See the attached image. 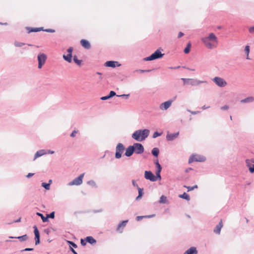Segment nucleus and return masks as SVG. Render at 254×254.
I'll return each instance as SVG.
<instances>
[{
	"mask_svg": "<svg viewBox=\"0 0 254 254\" xmlns=\"http://www.w3.org/2000/svg\"><path fill=\"white\" fill-rule=\"evenodd\" d=\"M191 46V43L190 42H189L187 44V47L184 49V53L185 54H188L190 52Z\"/></svg>",
	"mask_w": 254,
	"mask_h": 254,
	"instance_id": "30",
	"label": "nucleus"
},
{
	"mask_svg": "<svg viewBox=\"0 0 254 254\" xmlns=\"http://www.w3.org/2000/svg\"><path fill=\"white\" fill-rule=\"evenodd\" d=\"M149 134V130L147 129L136 130L132 134V137L138 141H142L147 138Z\"/></svg>",
	"mask_w": 254,
	"mask_h": 254,
	"instance_id": "3",
	"label": "nucleus"
},
{
	"mask_svg": "<svg viewBox=\"0 0 254 254\" xmlns=\"http://www.w3.org/2000/svg\"><path fill=\"white\" fill-rule=\"evenodd\" d=\"M86 240L87 243H89L90 244L93 245L96 244V241L93 238L92 236H88L86 238Z\"/></svg>",
	"mask_w": 254,
	"mask_h": 254,
	"instance_id": "19",
	"label": "nucleus"
},
{
	"mask_svg": "<svg viewBox=\"0 0 254 254\" xmlns=\"http://www.w3.org/2000/svg\"><path fill=\"white\" fill-rule=\"evenodd\" d=\"M73 61L78 65H80L82 62L81 60H79L77 59L76 56H74Z\"/></svg>",
	"mask_w": 254,
	"mask_h": 254,
	"instance_id": "35",
	"label": "nucleus"
},
{
	"mask_svg": "<svg viewBox=\"0 0 254 254\" xmlns=\"http://www.w3.org/2000/svg\"><path fill=\"white\" fill-rule=\"evenodd\" d=\"M182 79L184 81V84L188 83V81L190 80V79H187V78H182Z\"/></svg>",
	"mask_w": 254,
	"mask_h": 254,
	"instance_id": "52",
	"label": "nucleus"
},
{
	"mask_svg": "<svg viewBox=\"0 0 254 254\" xmlns=\"http://www.w3.org/2000/svg\"><path fill=\"white\" fill-rule=\"evenodd\" d=\"M47 153H54V151H51L49 150L48 152L46 151L45 150H41L36 152V153L35 155V158H37L39 157L42 156V155L46 154Z\"/></svg>",
	"mask_w": 254,
	"mask_h": 254,
	"instance_id": "14",
	"label": "nucleus"
},
{
	"mask_svg": "<svg viewBox=\"0 0 254 254\" xmlns=\"http://www.w3.org/2000/svg\"><path fill=\"white\" fill-rule=\"evenodd\" d=\"M197 253L198 252L196 248L194 247H191L185 251L184 254H197Z\"/></svg>",
	"mask_w": 254,
	"mask_h": 254,
	"instance_id": "15",
	"label": "nucleus"
},
{
	"mask_svg": "<svg viewBox=\"0 0 254 254\" xmlns=\"http://www.w3.org/2000/svg\"><path fill=\"white\" fill-rule=\"evenodd\" d=\"M109 98H110V97H109V95H108V96H103V97H101V99L102 100H107V99H108Z\"/></svg>",
	"mask_w": 254,
	"mask_h": 254,
	"instance_id": "48",
	"label": "nucleus"
},
{
	"mask_svg": "<svg viewBox=\"0 0 254 254\" xmlns=\"http://www.w3.org/2000/svg\"><path fill=\"white\" fill-rule=\"evenodd\" d=\"M205 160H189V164H190L191 163H193V162H203Z\"/></svg>",
	"mask_w": 254,
	"mask_h": 254,
	"instance_id": "40",
	"label": "nucleus"
},
{
	"mask_svg": "<svg viewBox=\"0 0 254 254\" xmlns=\"http://www.w3.org/2000/svg\"><path fill=\"white\" fill-rule=\"evenodd\" d=\"M20 221H21V218H19V219H18L17 220H15V221H14V222H20Z\"/></svg>",
	"mask_w": 254,
	"mask_h": 254,
	"instance_id": "61",
	"label": "nucleus"
},
{
	"mask_svg": "<svg viewBox=\"0 0 254 254\" xmlns=\"http://www.w3.org/2000/svg\"><path fill=\"white\" fill-rule=\"evenodd\" d=\"M192 170V169L191 168H187L185 171L186 173H188L190 171Z\"/></svg>",
	"mask_w": 254,
	"mask_h": 254,
	"instance_id": "58",
	"label": "nucleus"
},
{
	"mask_svg": "<svg viewBox=\"0 0 254 254\" xmlns=\"http://www.w3.org/2000/svg\"><path fill=\"white\" fill-rule=\"evenodd\" d=\"M184 35V33H182V32H180L179 34H178V38H181V37H182Z\"/></svg>",
	"mask_w": 254,
	"mask_h": 254,
	"instance_id": "56",
	"label": "nucleus"
},
{
	"mask_svg": "<svg viewBox=\"0 0 254 254\" xmlns=\"http://www.w3.org/2000/svg\"><path fill=\"white\" fill-rule=\"evenodd\" d=\"M37 58L38 61V68H41L46 62L47 56L43 53H40L38 55Z\"/></svg>",
	"mask_w": 254,
	"mask_h": 254,
	"instance_id": "8",
	"label": "nucleus"
},
{
	"mask_svg": "<svg viewBox=\"0 0 254 254\" xmlns=\"http://www.w3.org/2000/svg\"><path fill=\"white\" fill-rule=\"evenodd\" d=\"M246 166L251 173H254V160H246Z\"/></svg>",
	"mask_w": 254,
	"mask_h": 254,
	"instance_id": "11",
	"label": "nucleus"
},
{
	"mask_svg": "<svg viewBox=\"0 0 254 254\" xmlns=\"http://www.w3.org/2000/svg\"><path fill=\"white\" fill-rule=\"evenodd\" d=\"M245 51L247 54V59H249V54L250 53V46H246L245 47Z\"/></svg>",
	"mask_w": 254,
	"mask_h": 254,
	"instance_id": "34",
	"label": "nucleus"
},
{
	"mask_svg": "<svg viewBox=\"0 0 254 254\" xmlns=\"http://www.w3.org/2000/svg\"><path fill=\"white\" fill-rule=\"evenodd\" d=\"M10 238H16L19 240L20 242H23L27 240L28 237L26 234L24 235L21 236H19L17 237H9Z\"/></svg>",
	"mask_w": 254,
	"mask_h": 254,
	"instance_id": "21",
	"label": "nucleus"
},
{
	"mask_svg": "<svg viewBox=\"0 0 254 254\" xmlns=\"http://www.w3.org/2000/svg\"><path fill=\"white\" fill-rule=\"evenodd\" d=\"M223 226L222 220H221L218 224H217L214 229V232L216 234H219L221 231V229Z\"/></svg>",
	"mask_w": 254,
	"mask_h": 254,
	"instance_id": "17",
	"label": "nucleus"
},
{
	"mask_svg": "<svg viewBox=\"0 0 254 254\" xmlns=\"http://www.w3.org/2000/svg\"><path fill=\"white\" fill-rule=\"evenodd\" d=\"M137 189L138 191V195L136 197V200H139L142 197V196L143 195V189L140 188L139 187H138Z\"/></svg>",
	"mask_w": 254,
	"mask_h": 254,
	"instance_id": "22",
	"label": "nucleus"
},
{
	"mask_svg": "<svg viewBox=\"0 0 254 254\" xmlns=\"http://www.w3.org/2000/svg\"><path fill=\"white\" fill-rule=\"evenodd\" d=\"M77 133V131L75 130H74L72 131V132L71 133L70 136L71 137H74L75 136V134Z\"/></svg>",
	"mask_w": 254,
	"mask_h": 254,
	"instance_id": "54",
	"label": "nucleus"
},
{
	"mask_svg": "<svg viewBox=\"0 0 254 254\" xmlns=\"http://www.w3.org/2000/svg\"><path fill=\"white\" fill-rule=\"evenodd\" d=\"M144 71H145V70H140V72H144Z\"/></svg>",
	"mask_w": 254,
	"mask_h": 254,
	"instance_id": "64",
	"label": "nucleus"
},
{
	"mask_svg": "<svg viewBox=\"0 0 254 254\" xmlns=\"http://www.w3.org/2000/svg\"><path fill=\"white\" fill-rule=\"evenodd\" d=\"M125 147L122 143H119L116 147L115 157L117 159H120L122 157V155L125 151H126Z\"/></svg>",
	"mask_w": 254,
	"mask_h": 254,
	"instance_id": "4",
	"label": "nucleus"
},
{
	"mask_svg": "<svg viewBox=\"0 0 254 254\" xmlns=\"http://www.w3.org/2000/svg\"><path fill=\"white\" fill-rule=\"evenodd\" d=\"M72 51H73V48L72 47H69L67 49V52L68 53V54H70V55L72 54Z\"/></svg>",
	"mask_w": 254,
	"mask_h": 254,
	"instance_id": "49",
	"label": "nucleus"
},
{
	"mask_svg": "<svg viewBox=\"0 0 254 254\" xmlns=\"http://www.w3.org/2000/svg\"><path fill=\"white\" fill-rule=\"evenodd\" d=\"M45 232L47 234H49V231L48 230H45Z\"/></svg>",
	"mask_w": 254,
	"mask_h": 254,
	"instance_id": "62",
	"label": "nucleus"
},
{
	"mask_svg": "<svg viewBox=\"0 0 254 254\" xmlns=\"http://www.w3.org/2000/svg\"><path fill=\"white\" fill-rule=\"evenodd\" d=\"M87 184L89 185H91L93 187H96V185L95 182L93 180H90L87 182Z\"/></svg>",
	"mask_w": 254,
	"mask_h": 254,
	"instance_id": "42",
	"label": "nucleus"
},
{
	"mask_svg": "<svg viewBox=\"0 0 254 254\" xmlns=\"http://www.w3.org/2000/svg\"><path fill=\"white\" fill-rule=\"evenodd\" d=\"M164 54H161L159 50H157L151 56L146 58L144 60L145 61H152L157 59L162 58Z\"/></svg>",
	"mask_w": 254,
	"mask_h": 254,
	"instance_id": "5",
	"label": "nucleus"
},
{
	"mask_svg": "<svg viewBox=\"0 0 254 254\" xmlns=\"http://www.w3.org/2000/svg\"><path fill=\"white\" fill-rule=\"evenodd\" d=\"M179 197H180V198H182L185 199H186L187 200H188V201L190 200V197L189 195L187 193H186V192H184L182 194H180L179 195Z\"/></svg>",
	"mask_w": 254,
	"mask_h": 254,
	"instance_id": "27",
	"label": "nucleus"
},
{
	"mask_svg": "<svg viewBox=\"0 0 254 254\" xmlns=\"http://www.w3.org/2000/svg\"><path fill=\"white\" fill-rule=\"evenodd\" d=\"M43 31L48 32H51V33H54L55 32V30L54 29H47L44 30Z\"/></svg>",
	"mask_w": 254,
	"mask_h": 254,
	"instance_id": "45",
	"label": "nucleus"
},
{
	"mask_svg": "<svg viewBox=\"0 0 254 254\" xmlns=\"http://www.w3.org/2000/svg\"><path fill=\"white\" fill-rule=\"evenodd\" d=\"M214 82L218 86L221 87H225L227 85L226 81L223 78L219 77H215L213 79Z\"/></svg>",
	"mask_w": 254,
	"mask_h": 254,
	"instance_id": "9",
	"label": "nucleus"
},
{
	"mask_svg": "<svg viewBox=\"0 0 254 254\" xmlns=\"http://www.w3.org/2000/svg\"><path fill=\"white\" fill-rule=\"evenodd\" d=\"M228 108H229V107H228V106L225 105V106H223V107L221 108V109H222V110H227V109H228Z\"/></svg>",
	"mask_w": 254,
	"mask_h": 254,
	"instance_id": "57",
	"label": "nucleus"
},
{
	"mask_svg": "<svg viewBox=\"0 0 254 254\" xmlns=\"http://www.w3.org/2000/svg\"><path fill=\"white\" fill-rule=\"evenodd\" d=\"M154 164H155V165L157 167V170L156 171V175L158 177H159V180H161V176L160 175V172L162 170V167H161V165L160 164V163L158 161V160H155V161L154 162Z\"/></svg>",
	"mask_w": 254,
	"mask_h": 254,
	"instance_id": "12",
	"label": "nucleus"
},
{
	"mask_svg": "<svg viewBox=\"0 0 254 254\" xmlns=\"http://www.w3.org/2000/svg\"><path fill=\"white\" fill-rule=\"evenodd\" d=\"M67 243L69 244L70 248L72 247L76 248H77V245L73 242L67 241Z\"/></svg>",
	"mask_w": 254,
	"mask_h": 254,
	"instance_id": "38",
	"label": "nucleus"
},
{
	"mask_svg": "<svg viewBox=\"0 0 254 254\" xmlns=\"http://www.w3.org/2000/svg\"><path fill=\"white\" fill-rule=\"evenodd\" d=\"M47 217H48V219L49 218L54 219L55 218V212L53 211V212L50 213L49 214H47Z\"/></svg>",
	"mask_w": 254,
	"mask_h": 254,
	"instance_id": "41",
	"label": "nucleus"
},
{
	"mask_svg": "<svg viewBox=\"0 0 254 254\" xmlns=\"http://www.w3.org/2000/svg\"><path fill=\"white\" fill-rule=\"evenodd\" d=\"M132 185L134 186V187H136L137 188H138L139 187L138 186V185L136 183L135 181L134 180H132Z\"/></svg>",
	"mask_w": 254,
	"mask_h": 254,
	"instance_id": "47",
	"label": "nucleus"
},
{
	"mask_svg": "<svg viewBox=\"0 0 254 254\" xmlns=\"http://www.w3.org/2000/svg\"><path fill=\"white\" fill-rule=\"evenodd\" d=\"M254 101V98L253 97H249L246 99H243L241 101V102L242 103H247V102H252Z\"/></svg>",
	"mask_w": 254,
	"mask_h": 254,
	"instance_id": "25",
	"label": "nucleus"
},
{
	"mask_svg": "<svg viewBox=\"0 0 254 254\" xmlns=\"http://www.w3.org/2000/svg\"><path fill=\"white\" fill-rule=\"evenodd\" d=\"M184 187L187 188L188 191L192 190L194 189H197L198 188L197 185H195L192 187H190V186L187 187V186H185Z\"/></svg>",
	"mask_w": 254,
	"mask_h": 254,
	"instance_id": "36",
	"label": "nucleus"
},
{
	"mask_svg": "<svg viewBox=\"0 0 254 254\" xmlns=\"http://www.w3.org/2000/svg\"><path fill=\"white\" fill-rule=\"evenodd\" d=\"M199 82H198L197 81H193L192 79H190V80L188 81V83H189L192 85H195L196 84H198Z\"/></svg>",
	"mask_w": 254,
	"mask_h": 254,
	"instance_id": "39",
	"label": "nucleus"
},
{
	"mask_svg": "<svg viewBox=\"0 0 254 254\" xmlns=\"http://www.w3.org/2000/svg\"><path fill=\"white\" fill-rule=\"evenodd\" d=\"M144 147L141 144L138 143H134L132 145L127 147L125 151V155L127 157L131 156L134 152L136 154H141L143 152Z\"/></svg>",
	"mask_w": 254,
	"mask_h": 254,
	"instance_id": "2",
	"label": "nucleus"
},
{
	"mask_svg": "<svg viewBox=\"0 0 254 254\" xmlns=\"http://www.w3.org/2000/svg\"><path fill=\"white\" fill-rule=\"evenodd\" d=\"M71 251L74 254H77L76 251L72 248H71Z\"/></svg>",
	"mask_w": 254,
	"mask_h": 254,
	"instance_id": "59",
	"label": "nucleus"
},
{
	"mask_svg": "<svg viewBox=\"0 0 254 254\" xmlns=\"http://www.w3.org/2000/svg\"><path fill=\"white\" fill-rule=\"evenodd\" d=\"M174 100H168L164 103H162L160 105V109L162 110H167L172 105Z\"/></svg>",
	"mask_w": 254,
	"mask_h": 254,
	"instance_id": "10",
	"label": "nucleus"
},
{
	"mask_svg": "<svg viewBox=\"0 0 254 254\" xmlns=\"http://www.w3.org/2000/svg\"><path fill=\"white\" fill-rule=\"evenodd\" d=\"M127 222H128V220L123 221L122 222H121L120 224H119V225H118L117 230L118 231H120V229L121 228H122V229H123L126 226Z\"/></svg>",
	"mask_w": 254,
	"mask_h": 254,
	"instance_id": "20",
	"label": "nucleus"
},
{
	"mask_svg": "<svg viewBox=\"0 0 254 254\" xmlns=\"http://www.w3.org/2000/svg\"><path fill=\"white\" fill-rule=\"evenodd\" d=\"M41 30H44L43 28L42 27L41 28H29V32H39Z\"/></svg>",
	"mask_w": 254,
	"mask_h": 254,
	"instance_id": "32",
	"label": "nucleus"
},
{
	"mask_svg": "<svg viewBox=\"0 0 254 254\" xmlns=\"http://www.w3.org/2000/svg\"><path fill=\"white\" fill-rule=\"evenodd\" d=\"M63 58L67 62L70 63L71 62L72 55L70 54H68L66 56L64 55Z\"/></svg>",
	"mask_w": 254,
	"mask_h": 254,
	"instance_id": "28",
	"label": "nucleus"
},
{
	"mask_svg": "<svg viewBox=\"0 0 254 254\" xmlns=\"http://www.w3.org/2000/svg\"><path fill=\"white\" fill-rule=\"evenodd\" d=\"M159 202L160 203H163V204L166 203L167 202V197L163 195H162L160 197Z\"/></svg>",
	"mask_w": 254,
	"mask_h": 254,
	"instance_id": "31",
	"label": "nucleus"
},
{
	"mask_svg": "<svg viewBox=\"0 0 254 254\" xmlns=\"http://www.w3.org/2000/svg\"><path fill=\"white\" fill-rule=\"evenodd\" d=\"M80 44L85 49H89L91 47L90 43L86 40L82 39L80 41Z\"/></svg>",
	"mask_w": 254,
	"mask_h": 254,
	"instance_id": "16",
	"label": "nucleus"
},
{
	"mask_svg": "<svg viewBox=\"0 0 254 254\" xmlns=\"http://www.w3.org/2000/svg\"><path fill=\"white\" fill-rule=\"evenodd\" d=\"M179 133V132H177L174 133L168 134H167L166 138L168 140H173L178 137Z\"/></svg>",
	"mask_w": 254,
	"mask_h": 254,
	"instance_id": "18",
	"label": "nucleus"
},
{
	"mask_svg": "<svg viewBox=\"0 0 254 254\" xmlns=\"http://www.w3.org/2000/svg\"><path fill=\"white\" fill-rule=\"evenodd\" d=\"M52 180H50L49 181V183H48V184H50V185H51V184L52 183Z\"/></svg>",
	"mask_w": 254,
	"mask_h": 254,
	"instance_id": "63",
	"label": "nucleus"
},
{
	"mask_svg": "<svg viewBox=\"0 0 254 254\" xmlns=\"http://www.w3.org/2000/svg\"><path fill=\"white\" fill-rule=\"evenodd\" d=\"M24 44L23 43H19L18 42H15L14 43V45L16 46V47H21L22 46L24 45Z\"/></svg>",
	"mask_w": 254,
	"mask_h": 254,
	"instance_id": "43",
	"label": "nucleus"
},
{
	"mask_svg": "<svg viewBox=\"0 0 254 254\" xmlns=\"http://www.w3.org/2000/svg\"><path fill=\"white\" fill-rule=\"evenodd\" d=\"M115 95H116V93L114 91H111L110 92V94L109 95V97L111 98L112 97H113V96H114Z\"/></svg>",
	"mask_w": 254,
	"mask_h": 254,
	"instance_id": "44",
	"label": "nucleus"
},
{
	"mask_svg": "<svg viewBox=\"0 0 254 254\" xmlns=\"http://www.w3.org/2000/svg\"><path fill=\"white\" fill-rule=\"evenodd\" d=\"M249 32L250 33H254V27H252L249 28Z\"/></svg>",
	"mask_w": 254,
	"mask_h": 254,
	"instance_id": "53",
	"label": "nucleus"
},
{
	"mask_svg": "<svg viewBox=\"0 0 254 254\" xmlns=\"http://www.w3.org/2000/svg\"><path fill=\"white\" fill-rule=\"evenodd\" d=\"M201 40L205 46L210 49L216 48L218 45V40L216 36L212 33L208 36L202 38Z\"/></svg>",
	"mask_w": 254,
	"mask_h": 254,
	"instance_id": "1",
	"label": "nucleus"
},
{
	"mask_svg": "<svg viewBox=\"0 0 254 254\" xmlns=\"http://www.w3.org/2000/svg\"><path fill=\"white\" fill-rule=\"evenodd\" d=\"M42 186L47 190H49L50 189V184L43 183L42 184Z\"/></svg>",
	"mask_w": 254,
	"mask_h": 254,
	"instance_id": "37",
	"label": "nucleus"
},
{
	"mask_svg": "<svg viewBox=\"0 0 254 254\" xmlns=\"http://www.w3.org/2000/svg\"><path fill=\"white\" fill-rule=\"evenodd\" d=\"M154 216V214L150 215L138 216L136 217V220L137 221L141 220L143 218H151Z\"/></svg>",
	"mask_w": 254,
	"mask_h": 254,
	"instance_id": "24",
	"label": "nucleus"
},
{
	"mask_svg": "<svg viewBox=\"0 0 254 254\" xmlns=\"http://www.w3.org/2000/svg\"><path fill=\"white\" fill-rule=\"evenodd\" d=\"M84 174H80L78 177L75 178L74 179H73L71 182L69 183L68 185L69 186H73V185H80L82 183V180L84 177Z\"/></svg>",
	"mask_w": 254,
	"mask_h": 254,
	"instance_id": "7",
	"label": "nucleus"
},
{
	"mask_svg": "<svg viewBox=\"0 0 254 254\" xmlns=\"http://www.w3.org/2000/svg\"><path fill=\"white\" fill-rule=\"evenodd\" d=\"M33 228L34 229V233L35 234V245H37L39 244L40 243V234L36 226H34L33 227Z\"/></svg>",
	"mask_w": 254,
	"mask_h": 254,
	"instance_id": "13",
	"label": "nucleus"
},
{
	"mask_svg": "<svg viewBox=\"0 0 254 254\" xmlns=\"http://www.w3.org/2000/svg\"><path fill=\"white\" fill-rule=\"evenodd\" d=\"M119 96L124 97H127L128 96V95L123 94V95H120Z\"/></svg>",
	"mask_w": 254,
	"mask_h": 254,
	"instance_id": "60",
	"label": "nucleus"
},
{
	"mask_svg": "<svg viewBox=\"0 0 254 254\" xmlns=\"http://www.w3.org/2000/svg\"><path fill=\"white\" fill-rule=\"evenodd\" d=\"M117 63L116 62L113 61H108L106 62L105 65L108 67H115L116 66V64Z\"/></svg>",
	"mask_w": 254,
	"mask_h": 254,
	"instance_id": "23",
	"label": "nucleus"
},
{
	"mask_svg": "<svg viewBox=\"0 0 254 254\" xmlns=\"http://www.w3.org/2000/svg\"><path fill=\"white\" fill-rule=\"evenodd\" d=\"M159 153V150L157 148H154L152 150V153L155 157H158Z\"/></svg>",
	"mask_w": 254,
	"mask_h": 254,
	"instance_id": "29",
	"label": "nucleus"
},
{
	"mask_svg": "<svg viewBox=\"0 0 254 254\" xmlns=\"http://www.w3.org/2000/svg\"><path fill=\"white\" fill-rule=\"evenodd\" d=\"M144 177L146 180H148L151 182H155L157 179L159 180V177L156 175L155 176L152 172L150 171H145L144 173Z\"/></svg>",
	"mask_w": 254,
	"mask_h": 254,
	"instance_id": "6",
	"label": "nucleus"
},
{
	"mask_svg": "<svg viewBox=\"0 0 254 254\" xmlns=\"http://www.w3.org/2000/svg\"><path fill=\"white\" fill-rule=\"evenodd\" d=\"M86 240L85 241L83 239L81 240V244L82 246H85L86 244Z\"/></svg>",
	"mask_w": 254,
	"mask_h": 254,
	"instance_id": "50",
	"label": "nucleus"
},
{
	"mask_svg": "<svg viewBox=\"0 0 254 254\" xmlns=\"http://www.w3.org/2000/svg\"><path fill=\"white\" fill-rule=\"evenodd\" d=\"M33 251V248H26L23 250L21 251V252H24V251Z\"/></svg>",
	"mask_w": 254,
	"mask_h": 254,
	"instance_id": "51",
	"label": "nucleus"
},
{
	"mask_svg": "<svg viewBox=\"0 0 254 254\" xmlns=\"http://www.w3.org/2000/svg\"><path fill=\"white\" fill-rule=\"evenodd\" d=\"M190 159H202V158L199 155L197 154H193L190 156Z\"/></svg>",
	"mask_w": 254,
	"mask_h": 254,
	"instance_id": "33",
	"label": "nucleus"
},
{
	"mask_svg": "<svg viewBox=\"0 0 254 254\" xmlns=\"http://www.w3.org/2000/svg\"><path fill=\"white\" fill-rule=\"evenodd\" d=\"M34 175V173H28L27 176H26V177L28 178H30L31 177L33 176V175Z\"/></svg>",
	"mask_w": 254,
	"mask_h": 254,
	"instance_id": "55",
	"label": "nucleus"
},
{
	"mask_svg": "<svg viewBox=\"0 0 254 254\" xmlns=\"http://www.w3.org/2000/svg\"><path fill=\"white\" fill-rule=\"evenodd\" d=\"M159 135H160V133H158V132H155L153 133V138H156V137H157V136H158Z\"/></svg>",
	"mask_w": 254,
	"mask_h": 254,
	"instance_id": "46",
	"label": "nucleus"
},
{
	"mask_svg": "<svg viewBox=\"0 0 254 254\" xmlns=\"http://www.w3.org/2000/svg\"><path fill=\"white\" fill-rule=\"evenodd\" d=\"M36 215L38 216H40L43 222H46L48 221V217H47V216L45 217L43 215V214H42L40 212H37Z\"/></svg>",
	"mask_w": 254,
	"mask_h": 254,
	"instance_id": "26",
	"label": "nucleus"
}]
</instances>
